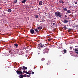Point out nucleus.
Wrapping results in <instances>:
<instances>
[{
	"instance_id": "1",
	"label": "nucleus",
	"mask_w": 78,
	"mask_h": 78,
	"mask_svg": "<svg viewBox=\"0 0 78 78\" xmlns=\"http://www.w3.org/2000/svg\"><path fill=\"white\" fill-rule=\"evenodd\" d=\"M61 14L59 12H55V16L56 17H61Z\"/></svg>"
},
{
	"instance_id": "2",
	"label": "nucleus",
	"mask_w": 78,
	"mask_h": 78,
	"mask_svg": "<svg viewBox=\"0 0 78 78\" xmlns=\"http://www.w3.org/2000/svg\"><path fill=\"white\" fill-rule=\"evenodd\" d=\"M16 72L17 73L18 75H22V72L21 71H19L17 70Z\"/></svg>"
},
{
	"instance_id": "3",
	"label": "nucleus",
	"mask_w": 78,
	"mask_h": 78,
	"mask_svg": "<svg viewBox=\"0 0 78 78\" xmlns=\"http://www.w3.org/2000/svg\"><path fill=\"white\" fill-rule=\"evenodd\" d=\"M42 47H43V45L41 44L38 45L37 48L39 49H40V48H42Z\"/></svg>"
},
{
	"instance_id": "4",
	"label": "nucleus",
	"mask_w": 78,
	"mask_h": 78,
	"mask_svg": "<svg viewBox=\"0 0 78 78\" xmlns=\"http://www.w3.org/2000/svg\"><path fill=\"white\" fill-rule=\"evenodd\" d=\"M30 31V32L31 34H33L34 33H35L34 30L33 29H31Z\"/></svg>"
},
{
	"instance_id": "5",
	"label": "nucleus",
	"mask_w": 78,
	"mask_h": 78,
	"mask_svg": "<svg viewBox=\"0 0 78 78\" xmlns=\"http://www.w3.org/2000/svg\"><path fill=\"white\" fill-rule=\"evenodd\" d=\"M63 22L64 23H68V22H69V21L68 20H64Z\"/></svg>"
},
{
	"instance_id": "6",
	"label": "nucleus",
	"mask_w": 78,
	"mask_h": 78,
	"mask_svg": "<svg viewBox=\"0 0 78 78\" xmlns=\"http://www.w3.org/2000/svg\"><path fill=\"white\" fill-rule=\"evenodd\" d=\"M43 3L42 2V1H40L39 2V5H42V3Z\"/></svg>"
},
{
	"instance_id": "7",
	"label": "nucleus",
	"mask_w": 78,
	"mask_h": 78,
	"mask_svg": "<svg viewBox=\"0 0 78 78\" xmlns=\"http://www.w3.org/2000/svg\"><path fill=\"white\" fill-rule=\"evenodd\" d=\"M62 52H64V53H67V50L66 49H64L62 51Z\"/></svg>"
},
{
	"instance_id": "8",
	"label": "nucleus",
	"mask_w": 78,
	"mask_h": 78,
	"mask_svg": "<svg viewBox=\"0 0 78 78\" xmlns=\"http://www.w3.org/2000/svg\"><path fill=\"white\" fill-rule=\"evenodd\" d=\"M34 30L35 31V33H37L38 32V30L37 29H34Z\"/></svg>"
},
{
	"instance_id": "9",
	"label": "nucleus",
	"mask_w": 78,
	"mask_h": 78,
	"mask_svg": "<svg viewBox=\"0 0 78 78\" xmlns=\"http://www.w3.org/2000/svg\"><path fill=\"white\" fill-rule=\"evenodd\" d=\"M45 52H43V53H47L48 52V49H45L44 50Z\"/></svg>"
},
{
	"instance_id": "10",
	"label": "nucleus",
	"mask_w": 78,
	"mask_h": 78,
	"mask_svg": "<svg viewBox=\"0 0 78 78\" xmlns=\"http://www.w3.org/2000/svg\"><path fill=\"white\" fill-rule=\"evenodd\" d=\"M13 2L14 3H16L17 2V0H13Z\"/></svg>"
},
{
	"instance_id": "11",
	"label": "nucleus",
	"mask_w": 78,
	"mask_h": 78,
	"mask_svg": "<svg viewBox=\"0 0 78 78\" xmlns=\"http://www.w3.org/2000/svg\"><path fill=\"white\" fill-rule=\"evenodd\" d=\"M26 2H27V0H23V1L21 2V3H25Z\"/></svg>"
},
{
	"instance_id": "12",
	"label": "nucleus",
	"mask_w": 78,
	"mask_h": 78,
	"mask_svg": "<svg viewBox=\"0 0 78 78\" xmlns=\"http://www.w3.org/2000/svg\"><path fill=\"white\" fill-rule=\"evenodd\" d=\"M7 11H8V12H11V11H12V10H11V9H8L7 10Z\"/></svg>"
},
{
	"instance_id": "13",
	"label": "nucleus",
	"mask_w": 78,
	"mask_h": 78,
	"mask_svg": "<svg viewBox=\"0 0 78 78\" xmlns=\"http://www.w3.org/2000/svg\"><path fill=\"white\" fill-rule=\"evenodd\" d=\"M18 77L20 78H23V75H20Z\"/></svg>"
},
{
	"instance_id": "14",
	"label": "nucleus",
	"mask_w": 78,
	"mask_h": 78,
	"mask_svg": "<svg viewBox=\"0 0 78 78\" xmlns=\"http://www.w3.org/2000/svg\"><path fill=\"white\" fill-rule=\"evenodd\" d=\"M14 47H16L17 48V47H18V44H14Z\"/></svg>"
},
{
	"instance_id": "15",
	"label": "nucleus",
	"mask_w": 78,
	"mask_h": 78,
	"mask_svg": "<svg viewBox=\"0 0 78 78\" xmlns=\"http://www.w3.org/2000/svg\"><path fill=\"white\" fill-rule=\"evenodd\" d=\"M37 28L38 30H41L42 28V27H37Z\"/></svg>"
},
{
	"instance_id": "16",
	"label": "nucleus",
	"mask_w": 78,
	"mask_h": 78,
	"mask_svg": "<svg viewBox=\"0 0 78 78\" xmlns=\"http://www.w3.org/2000/svg\"><path fill=\"white\" fill-rule=\"evenodd\" d=\"M22 69H23H23L22 68V67H20V68H19V69L17 70H19L20 71V70H21Z\"/></svg>"
},
{
	"instance_id": "17",
	"label": "nucleus",
	"mask_w": 78,
	"mask_h": 78,
	"mask_svg": "<svg viewBox=\"0 0 78 78\" xmlns=\"http://www.w3.org/2000/svg\"><path fill=\"white\" fill-rule=\"evenodd\" d=\"M63 9L64 11H66L67 10V9L66 8H63Z\"/></svg>"
},
{
	"instance_id": "18",
	"label": "nucleus",
	"mask_w": 78,
	"mask_h": 78,
	"mask_svg": "<svg viewBox=\"0 0 78 78\" xmlns=\"http://www.w3.org/2000/svg\"><path fill=\"white\" fill-rule=\"evenodd\" d=\"M23 68L24 69H25L26 70H27V67H25V66H23Z\"/></svg>"
},
{
	"instance_id": "19",
	"label": "nucleus",
	"mask_w": 78,
	"mask_h": 78,
	"mask_svg": "<svg viewBox=\"0 0 78 78\" xmlns=\"http://www.w3.org/2000/svg\"><path fill=\"white\" fill-rule=\"evenodd\" d=\"M60 2V3H62V4H63V3H64V2H63V1L62 0H61Z\"/></svg>"
},
{
	"instance_id": "20",
	"label": "nucleus",
	"mask_w": 78,
	"mask_h": 78,
	"mask_svg": "<svg viewBox=\"0 0 78 78\" xmlns=\"http://www.w3.org/2000/svg\"><path fill=\"white\" fill-rule=\"evenodd\" d=\"M66 12H67V13H70V10H68Z\"/></svg>"
},
{
	"instance_id": "21",
	"label": "nucleus",
	"mask_w": 78,
	"mask_h": 78,
	"mask_svg": "<svg viewBox=\"0 0 78 78\" xmlns=\"http://www.w3.org/2000/svg\"><path fill=\"white\" fill-rule=\"evenodd\" d=\"M48 64H51V62L50 61H48Z\"/></svg>"
},
{
	"instance_id": "22",
	"label": "nucleus",
	"mask_w": 78,
	"mask_h": 78,
	"mask_svg": "<svg viewBox=\"0 0 78 78\" xmlns=\"http://www.w3.org/2000/svg\"><path fill=\"white\" fill-rule=\"evenodd\" d=\"M18 53H20V51L18 50L17 51Z\"/></svg>"
},
{
	"instance_id": "23",
	"label": "nucleus",
	"mask_w": 78,
	"mask_h": 78,
	"mask_svg": "<svg viewBox=\"0 0 78 78\" xmlns=\"http://www.w3.org/2000/svg\"><path fill=\"white\" fill-rule=\"evenodd\" d=\"M26 73L28 75H30V73L28 72H27V71H26Z\"/></svg>"
},
{
	"instance_id": "24",
	"label": "nucleus",
	"mask_w": 78,
	"mask_h": 78,
	"mask_svg": "<svg viewBox=\"0 0 78 78\" xmlns=\"http://www.w3.org/2000/svg\"><path fill=\"white\" fill-rule=\"evenodd\" d=\"M75 51H78V48L75 49Z\"/></svg>"
},
{
	"instance_id": "25",
	"label": "nucleus",
	"mask_w": 78,
	"mask_h": 78,
	"mask_svg": "<svg viewBox=\"0 0 78 78\" xmlns=\"http://www.w3.org/2000/svg\"><path fill=\"white\" fill-rule=\"evenodd\" d=\"M44 60H45V58H42L41 59V61H44Z\"/></svg>"
},
{
	"instance_id": "26",
	"label": "nucleus",
	"mask_w": 78,
	"mask_h": 78,
	"mask_svg": "<svg viewBox=\"0 0 78 78\" xmlns=\"http://www.w3.org/2000/svg\"><path fill=\"white\" fill-rule=\"evenodd\" d=\"M70 50H72V49L73 48V47H71L69 48Z\"/></svg>"
},
{
	"instance_id": "27",
	"label": "nucleus",
	"mask_w": 78,
	"mask_h": 78,
	"mask_svg": "<svg viewBox=\"0 0 78 78\" xmlns=\"http://www.w3.org/2000/svg\"><path fill=\"white\" fill-rule=\"evenodd\" d=\"M35 18H38V16L37 15L35 16Z\"/></svg>"
},
{
	"instance_id": "28",
	"label": "nucleus",
	"mask_w": 78,
	"mask_h": 78,
	"mask_svg": "<svg viewBox=\"0 0 78 78\" xmlns=\"http://www.w3.org/2000/svg\"><path fill=\"white\" fill-rule=\"evenodd\" d=\"M63 28H64V29H67V27H66L65 26L63 27Z\"/></svg>"
},
{
	"instance_id": "29",
	"label": "nucleus",
	"mask_w": 78,
	"mask_h": 78,
	"mask_svg": "<svg viewBox=\"0 0 78 78\" xmlns=\"http://www.w3.org/2000/svg\"><path fill=\"white\" fill-rule=\"evenodd\" d=\"M51 40V39L49 38L48 39V41H50Z\"/></svg>"
},
{
	"instance_id": "30",
	"label": "nucleus",
	"mask_w": 78,
	"mask_h": 78,
	"mask_svg": "<svg viewBox=\"0 0 78 78\" xmlns=\"http://www.w3.org/2000/svg\"><path fill=\"white\" fill-rule=\"evenodd\" d=\"M65 17L66 18V17H67V16L66 15H65Z\"/></svg>"
},
{
	"instance_id": "31",
	"label": "nucleus",
	"mask_w": 78,
	"mask_h": 78,
	"mask_svg": "<svg viewBox=\"0 0 78 78\" xmlns=\"http://www.w3.org/2000/svg\"><path fill=\"white\" fill-rule=\"evenodd\" d=\"M75 5H76V4H77V2H75Z\"/></svg>"
},
{
	"instance_id": "32",
	"label": "nucleus",
	"mask_w": 78,
	"mask_h": 78,
	"mask_svg": "<svg viewBox=\"0 0 78 78\" xmlns=\"http://www.w3.org/2000/svg\"><path fill=\"white\" fill-rule=\"evenodd\" d=\"M26 48H23V50H25Z\"/></svg>"
},
{
	"instance_id": "33",
	"label": "nucleus",
	"mask_w": 78,
	"mask_h": 78,
	"mask_svg": "<svg viewBox=\"0 0 78 78\" xmlns=\"http://www.w3.org/2000/svg\"><path fill=\"white\" fill-rule=\"evenodd\" d=\"M32 73L33 75V74H34V73L33 72H32Z\"/></svg>"
},
{
	"instance_id": "34",
	"label": "nucleus",
	"mask_w": 78,
	"mask_h": 78,
	"mask_svg": "<svg viewBox=\"0 0 78 78\" xmlns=\"http://www.w3.org/2000/svg\"><path fill=\"white\" fill-rule=\"evenodd\" d=\"M26 72H27V71H23V73H26Z\"/></svg>"
},
{
	"instance_id": "35",
	"label": "nucleus",
	"mask_w": 78,
	"mask_h": 78,
	"mask_svg": "<svg viewBox=\"0 0 78 78\" xmlns=\"http://www.w3.org/2000/svg\"><path fill=\"white\" fill-rule=\"evenodd\" d=\"M23 77H26L27 76H25V75H23Z\"/></svg>"
},
{
	"instance_id": "36",
	"label": "nucleus",
	"mask_w": 78,
	"mask_h": 78,
	"mask_svg": "<svg viewBox=\"0 0 78 78\" xmlns=\"http://www.w3.org/2000/svg\"><path fill=\"white\" fill-rule=\"evenodd\" d=\"M27 77H30V76H29L27 75Z\"/></svg>"
},
{
	"instance_id": "37",
	"label": "nucleus",
	"mask_w": 78,
	"mask_h": 78,
	"mask_svg": "<svg viewBox=\"0 0 78 78\" xmlns=\"http://www.w3.org/2000/svg\"><path fill=\"white\" fill-rule=\"evenodd\" d=\"M53 25H55V23H53Z\"/></svg>"
},
{
	"instance_id": "38",
	"label": "nucleus",
	"mask_w": 78,
	"mask_h": 78,
	"mask_svg": "<svg viewBox=\"0 0 78 78\" xmlns=\"http://www.w3.org/2000/svg\"><path fill=\"white\" fill-rule=\"evenodd\" d=\"M76 28H78V25L76 26Z\"/></svg>"
},
{
	"instance_id": "39",
	"label": "nucleus",
	"mask_w": 78,
	"mask_h": 78,
	"mask_svg": "<svg viewBox=\"0 0 78 78\" xmlns=\"http://www.w3.org/2000/svg\"><path fill=\"white\" fill-rule=\"evenodd\" d=\"M76 53H77V54H78V52H77L76 51Z\"/></svg>"
},
{
	"instance_id": "40",
	"label": "nucleus",
	"mask_w": 78,
	"mask_h": 78,
	"mask_svg": "<svg viewBox=\"0 0 78 78\" xmlns=\"http://www.w3.org/2000/svg\"><path fill=\"white\" fill-rule=\"evenodd\" d=\"M68 30H71V29H68Z\"/></svg>"
},
{
	"instance_id": "41",
	"label": "nucleus",
	"mask_w": 78,
	"mask_h": 78,
	"mask_svg": "<svg viewBox=\"0 0 78 78\" xmlns=\"http://www.w3.org/2000/svg\"><path fill=\"white\" fill-rule=\"evenodd\" d=\"M25 76H27V74H25Z\"/></svg>"
},
{
	"instance_id": "42",
	"label": "nucleus",
	"mask_w": 78,
	"mask_h": 78,
	"mask_svg": "<svg viewBox=\"0 0 78 78\" xmlns=\"http://www.w3.org/2000/svg\"><path fill=\"white\" fill-rule=\"evenodd\" d=\"M38 54H39V53H38Z\"/></svg>"
},
{
	"instance_id": "43",
	"label": "nucleus",
	"mask_w": 78,
	"mask_h": 78,
	"mask_svg": "<svg viewBox=\"0 0 78 78\" xmlns=\"http://www.w3.org/2000/svg\"><path fill=\"white\" fill-rule=\"evenodd\" d=\"M27 53H28V52L27 51Z\"/></svg>"
},
{
	"instance_id": "44",
	"label": "nucleus",
	"mask_w": 78,
	"mask_h": 78,
	"mask_svg": "<svg viewBox=\"0 0 78 78\" xmlns=\"http://www.w3.org/2000/svg\"><path fill=\"white\" fill-rule=\"evenodd\" d=\"M23 73V74H24V73Z\"/></svg>"
}]
</instances>
